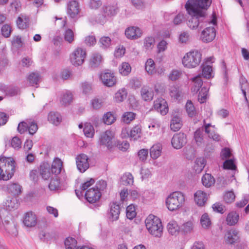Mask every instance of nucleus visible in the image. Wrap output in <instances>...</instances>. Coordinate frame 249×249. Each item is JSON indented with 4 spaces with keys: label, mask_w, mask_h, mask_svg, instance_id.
<instances>
[{
    "label": "nucleus",
    "mask_w": 249,
    "mask_h": 249,
    "mask_svg": "<svg viewBox=\"0 0 249 249\" xmlns=\"http://www.w3.org/2000/svg\"><path fill=\"white\" fill-rule=\"evenodd\" d=\"M27 130L31 135H34L38 130V126L34 122H30L28 121Z\"/></svg>",
    "instance_id": "e2e57ef3"
},
{
    "label": "nucleus",
    "mask_w": 249,
    "mask_h": 249,
    "mask_svg": "<svg viewBox=\"0 0 249 249\" xmlns=\"http://www.w3.org/2000/svg\"><path fill=\"white\" fill-rule=\"evenodd\" d=\"M80 12L79 3L75 0H71L68 3L67 13L71 18H75Z\"/></svg>",
    "instance_id": "2eb2a0df"
},
{
    "label": "nucleus",
    "mask_w": 249,
    "mask_h": 249,
    "mask_svg": "<svg viewBox=\"0 0 249 249\" xmlns=\"http://www.w3.org/2000/svg\"><path fill=\"white\" fill-rule=\"evenodd\" d=\"M236 168L233 159L227 160L223 163L224 169L235 170Z\"/></svg>",
    "instance_id": "052dcab7"
},
{
    "label": "nucleus",
    "mask_w": 249,
    "mask_h": 249,
    "mask_svg": "<svg viewBox=\"0 0 249 249\" xmlns=\"http://www.w3.org/2000/svg\"><path fill=\"white\" fill-rule=\"evenodd\" d=\"M181 92L178 87L172 86L170 88V95L172 98L178 99L181 96Z\"/></svg>",
    "instance_id": "603ef678"
},
{
    "label": "nucleus",
    "mask_w": 249,
    "mask_h": 249,
    "mask_svg": "<svg viewBox=\"0 0 249 249\" xmlns=\"http://www.w3.org/2000/svg\"><path fill=\"white\" fill-rule=\"evenodd\" d=\"M23 223L27 227L35 226L37 223V218L36 214L32 212L26 213L23 220Z\"/></svg>",
    "instance_id": "a211bd4d"
},
{
    "label": "nucleus",
    "mask_w": 249,
    "mask_h": 249,
    "mask_svg": "<svg viewBox=\"0 0 249 249\" xmlns=\"http://www.w3.org/2000/svg\"><path fill=\"white\" fill-rule=\"evenodd\" d=\"M125 35L128 38L136 39L141 36L142 32L139 28L132 26L125 30Z\"/></svg>",
    "instance_id": "f3484780"
},
{
    "label": "nucleus",
    "mask_w": 249,
    "mask_h": 249,
    "mask_svg": "<svg viewBox=\"0 0 249 249\" xmlns=\"http://www.w3.org/2000/svg\"><path fill=\"white\" fill-rule=\"evenodd\" d=\"M64 39L69 43H71L74 40L73 32L71 29H67L64 34Z\"/></svg>",
    "instance_id": "4d7b16f0"
},
{
    "label": "nucleus",
    "mask_w": 249,
    "mask_h": 249,
    "mask_svg": "<svg viewBox=\"0 0 249 249\" xmlns=\"http://www.w3.org/2000/svg\"><path fill=\"white\" fill-rule=\"evenodd\" d=\"M185 202L184 195L180 192L171 193L166 198V204L169 210L173 211L181 207Z\"/></svg>",
    "instance_id": "20e7f679"
},
{
    "label": "nucleus",
    "mask_w": 249,
    "mask_h": 249,
    "mask_svg": "<svg viewBox=\"0 0 249 249\" xmlns=\"http://www.w3.org/2000/svg\"><path fill=\"white\" fill-rule=\"evenodd\" d=\"M104 13L106 16H114L117 13V8L114 6H107L103 8Z\"/></svg>",
    "instance_id": "5fc2aeb1"
},
{
    "label": "nucleus",
    "mask_w": 249,
    "mask_h": 249,
    "mask_svg": "<svg viewBox=\"0 0 249 249\" xmlns=\"http://www.w3.org/2000/svg\"><path fill=\"white\" fill-rule=\"evenodd\" d=\"M16 201L17 200L15 198L7 200L6 202H5L7 209L10 211L12 209H17L18 207V204Z\"/></svg>",
    "instance_id": "338daca9"
},
{
    "label": "nucleus",
    "mask_w": 249,
    "mask_h": 249,
    "mask_svg": "<svg viewBox=\"0 0 249 249\" xmlns=\"http://www.w3.org/2000/svg\"><path fill=\"white\" fill-rule=\"evenodd\" d=\"M102 61V56L98 53L92 54L90 59V66L92 68H96L99 66Z\"/></svg>",
    "instance_id": "f704fd0d"
},
{
    "label": "nucleus",
    "mask_w": 249,
    "mask_h": 249,
    "mask_svg": "<svg viewBox=\"0 0 249 249\" xmlns=\"http://www.w3.org/2000/svg\"><path fill=\"white\" fill-rule=\"evenodd\" d=\"M193 228L194 225L192 222L187 221L183 224L180 228L182 231L184 233H188L191 232L193 230Z\"/></svg>",
    "instance_id": "864d4df0"
},
{
    "label": "nucleus",
    "mask_w": 249,
    "mask_h": 249,
    "mask_svg": "<svg viewBox=\"0 0 249 249\" xmlns=\"http://www.w3.org/2000/svg\"><path fill=\"white\" fill-rule=\"evenodd\" d=\"M239 216L235 212H231L227 215L226 222L228 225L233 226L239 220Z\"/></svg>",
    "instance_id": "c756f323"
},
{
    "label": "nucleus",
    "mask_w": 249,
    "mask_h": 249,
    "mask_svg": "<svg viewBox=\"0 0 249 249\" xmlns=\"http://www.w3.org/2000/svg\"><path fill=\"white\" fill-rule=\"evenodd\" d=\"M182 125L180 115L178 113L174 115L171 120L170 128L174 131H178Z\"/></svg>",
    "instance_id": "412c9836"
},
{
    "label": "nucleus",
    "mask_w": 249,
    "mask_h": 249,
    "mask_svg": "<svg viewBox=\"0 0 249 249\" xmlns=\"http://www.w3.org/2000/svg\"><path fill=\"white\" fill-rule=\"evenodd\" d=\"M85 197L87 201L90 203H94L98 201L101 197L100 192L93 187L88 190L85 193Z\"/></svg>",
    "instance_id": "9b49d317"
},
{
    "label": "nucleus",
    "mask_w": 249,
    "mask_h": 249,
    "mask_svg": "<svg viewBox=\"0 0 249 249\" xmlns=\"http://www.w3.org/2000/svg\"><path fill=\"white\" fill-rule=\"evenodd\" d=\"M202 183L206 187H210L215 183L214 178L209 174H205L202 178Z\"/></svg>",
    "instance_id": "2f4dec72"
},
{
    "label": "nucleus",
    "mask_w": 249,
    "mask_h": 249,
    "mask_svg": "<svg viewBox=\"0 0 249 249\" xmlns=\"http://www.w3.org/2000/svg\"><path fill=\"white\" fill-rule=\"evenodd\" d=\"M206 165V160L203 158H197L194 165V169L199 173L201 172Z\"/></svg>",
    "instance_id": "c9c22d12"
},
{
    "label": "nucleus",
    "mask_w": 249,
    "mask_h": 249,
    "mask_svg": "<svg viewBox=\"0 0 249 249\" xmlns=\"http://www.w3.org/2000/svg\"><path fill=\"white\" fill-rule=\"evenodd\" d=\"M72 95L71 93L67 91L63 93L60 97V101L62 105L67 106L69 105L72 101Z\"/></svg>",
    "instance_id": "e433bc0d"
},
{
    "label": "nucleus",
    "mask_w": 249,
    "mask_h": 249,
    "mask_svg": "<svg viewBox=\"0 0 249 249\" xmlns=\"http://www.w3.org/2000/svg\"><path fill=\"white\" fill-rule=\"evenodd\" d=\"M145 226L149 232L155 237H160L162 234V226L160 218L150 214L145 219Z\"/></svg>",
    "instance_id": "7ed1b4c3"
},
{
    "label": "nucleus",
    "mask_w": 249,
    "mask_h": 249,
    "mask_svg": "<svg viewBox=\"0 0 249 249\" xmlns=\"http://www.w3.org/2000/svg\"><path fill=\"white\" fill-rule=\"evenodd\" d=\"M141 127L139 125H136L133 127L129 133L130 138L134 140H136L141 137Z\"/></svg>",
    "instance_id": "ea45409f"
},
{
    "label": "nucleus",
    "mask_w": 249,
    "mask_h": 249,
    "mask_svg": "<svg viewBox=\"0 0 249 249\" xmlns=\"http://www.w3.org/2000/svg\"><path fill=\"white\" fill-rule=\"evenodd\" d=\"M85 136L89 138H92L94 134V130L92 125L90 124L85 125L83 129Z\"/></svg>",
    "instance_id": "6e6d98bb"
},
{
    "label": "nucleus",
    "mask_w": 249,
    "mask_h": 249,
    "mask_svg": "<svg viewBox=\"0 0 249 249\" xmlns=\"http://www.w3.org/2000/svg\"><path fill=\"white\" fill-rule=\"evenodd\" d=\"M136 215L135 208L132 205L128 206L126 210V216L127 218L132 219Z\"/></svg>",
    "instance_id": "680f3d73"
},
{
    "label": "nucleus",
    "mask_w": 249,
    "mask_h": 249,
    "mask_svg": "<svg viewBox=\"0 0 249 249\" xmlns=\"http://www.w3.org/2000/svg\"><path fill=\"white\" fill-rule=\"evenodd\" d=\"M142 98L145 101L151 100L154 96L153 90L148 87H143L141 90Z\"/></svg>",
    "instance_id": "4be33fe9"
},
{
    "label": "nucleus",
    "mask_w": 249,
    "mask_h": 249,
    "mask_svg": "<svg viewBox=\"0 0 249 249\" xmlns=\"http://www.w3.org/2000/svg\"><path fill=\"white\" fill-rule=\"evenodd\" d=\"M203 122L205 132L208 134L209 137L215 141H220V136L215 132L216 129L215 126L212 125L211 124H206L205 120H204Z\"/></svg>",
    "instance_id": "dca6fc26"
},
{
    "label": "nucleus",
    "mask_w": 249,
    "mask_h": 249,
    "mask_svg": "<svg viewBox=\"0 0 249 249\" xmlns=\"http://www.w3.org/2000/svg\"><path fill=\"white\" fill-rule=\"evenodd\" d=\"M235 197V195L233 192H228L225 194L224 200L227 203H231L234 200Z\"/></svg>",
    "instance_id": "774afa93"
},
{
    "label": "nucleus",
    "mask_w": 249,
    "mask_h": 249,
    "mask_svg": "<svg viewBox=\"0 0 249 249\" xmlns=\"http://www.w3.org/2000/svg\"><path fill=\"white\" fill-rule=\"evenodd\" d=\"M40 79V75L38 72H32L28 77V80L32 86L38 85Z\"/></svg>",
    "instance_id": "4c0bfd02"
},
{
    "label": "nucleus",
    "mask_w": 249,
    "mask_h": 249,
    "mask_svg": "<svg viewBox=\"0 0 249 249\" xmlns=\"http://www.w3.org/2000/svg\"><path fill=\"white\" fill-rule=\"evenodd\" d=\"M121 181L123 185H132L134 182V178L130 173H125L121 178Z\"/></svg>",
    "instance_id": "a19ab883"
},
{
    "label": "nucleus",
    "mask_w": 249,
    "mask_h": 249,
    "mask_svg": "<svg viewBox=\"0 0 249 249\" xmlns=\"http://www.w3.org/2000/svg\"><path fill=\"white\" fill-rule=\"evenodd\" d=\"M155 63L152 59H148L145 64V69L147 72L150 75L156 73Z\"/></svg>",
    "instance_id": "58836bf2"
},
{
    "label": "nucleus",
    "mask_w": 249,
    "mask_h": 249,
    "mask_svg": "<svg viewBox=\"0 0 249 249\" xmlns=\"http://www.w3.org/2000/svg\"><path fill=\"white\" fill-rule=\"evenodd\" d=\"M76 162L78 170L81 173L85 172L89 167V158L84 154L77 156Z\"/></svg>",
    "instance_id": "6e6552de"
},
{
    "label": "nucleus",
    "mask_w": 249,
    "mask_h": 249,
    "mask_svg": "<svg viewBox=\"0 0 249 249\" xmlns=\"http://www.w3.org/2000/svg\"><path fill=\"white\" fill-rule=\"evenodd\" d=\"M76 245V240L72 237L67 238L65 241L66 249H74Z\"/></svg>",
    "instance_id": "3c124183"
},
{
    "label": "nucleus",
    "mask_w": 249,
    "mask_h": 249,
    "mask_svg": "<svg viewBox=\"0 0 249 249\" xmlns=\"http://www.w3.org/2000/svg\"><path fill=\"white\" fill-rule=\"evenodd\" d=\"M135 116L136 114L133 112H125L123 116V121L126 124H129L135 119Z\"/></svg>",
    "instance_id": "bf43d9fd"
},
{
    "label": "nucleus",
    "mask_w": 249,
    "mask_h": 249,
    "mask_svg": "<svg viewBox=\"0 0 249 249\" xmlns=\"http://www.w3.org/2000/svg\"><path fill=\"white\" fill-rule=\"evenodd\" d=\"M181 72L178 70H173L169 74V78L172 81L178 80L181 75Z\"/></svg>",
    "instance_id": "0e129e2a"
},
{
    "label": "nucleus",
    "mask_w": 249,
    "mask_h": 249,
    "mask_svg": "<svg viewBox=\"0 0 249 249\" xmlns=\"http://www.w3.org/2000/svg\"><path fill=\"white\" fill-rule=\"evenodd\" d=\"M39 172L42 178L45 180L49 179L52 174L50 171V165L46 163L40 165Z\"/></svg>",
    "instance_id": "5701e85b"
},
{
    "label": "nucleus",
    "mask_w": 249,
    "mask_h": 249,
    "mask_svg": "<svg viewBox=\"0 0 249 249\" xmlns=\"http://www.w3.org/2000/svg\"><path fill=\"white\" fill-rule=\"evenodd\" d=\"M90 104L93 109L96 110L100 109L103 105L102 101L97 98L92 99Z\"/></svg>",
    "instance_id": "69168bd1"
},
{
    "label": "nucleus",
    "mask_w": 249,
    "mask_h": 249,
    "mask_svg": "<svg viewBox=\"0 0 249 249\" xmlns=\"http://www.w3.org/2000/svg\"><path fill=\"white\" fill-rule=\"evenodd\" d=\"M193 85L191 88L192 91L194 93H196L202 87L203 84L202 80L200 75L194 77L192 79Z\"/></svg>",
    "instance_id": "cd10ccee"
},
{
    "label": "nucleus",
    "mask_w": 249,
    "mask_h": 249,
    "mask_svg": "<svg viewBox=\"0 0 249 249\" xmlns=\"http://www.w3.org/2000/svg\"><path fill=\"white\" fill-rule=\"evenodd\" d=\"M211 0H188L185 4L186 9H190L196 12H206L211 5Z\"/></svg>",
    "instance_id": "423d86ee"
},
{
    "label": "nucleus",
    "mask_w": 249,
    "mask_h": 249,
    "mask_svg": "<svg viewBox=\"0 0 249 249\" xmlns=\"http://www.w3.org/2000/svg\"><path fill=\"white\" fill-rule=\"evenodd\" d=\"M202 68V75L206 78H210L212 75V68L209 65H203L201 66Z\"/></svg>",
    "instance_id": "09e8293b"
},
{
    "label": "nucleus",
    "mask_w": 249,
    "mask_h": 249,
    "mask_svg": "<svg viewBox=\"0 0 249 249\" xmlns=\"http://www.w3.org/2000/svg\"><path fill=\"white\" fill-rule=\"evenodd\" d=\"M209 88L206 87H203L199 92L198 96V100L200 103H203L205 102L208 95Z\"/></svg>",
    "instance_id": "a18cd8bd"
},
{
    "label": "nucleus",
    "mask_w": 249,
    "mask_h": 249,
    "mask_svg": "<svg viewBox=\"0 0 249 249\" xmlns=\"http://www.w3.org/2000/svg\"><path fill=\"white\" fill-rule=\"evenodd\" d=\"M120 213V208L118 204L116 203H113L111 205L109 212V218L112 221L117 220L119 218Z\"/></svg>",
    "instance_id": "393cba45"
},
{
    "label": "nucleus",
    "mask_w": 249,
    "mask_h": 249,
    "mask_svg": "<svg viewBox=\"0 0 249 249\" xmlns=\"http://www.w3.org/2000/svg\"><path fill=\"white\" fill-rule=\"evenodd\" d=\"M202 54L197 50L190 51L182 58L183 65L187 68H194L198 66L201 61Z\"/></svg>",
    "instance_id": "39448f33"
},
{
    "label": "nucleus",
    "mask_w": 249,
    "mask_h": 249,
    "mask_svg": "<svg viewBox=\"0 0 249 249\" xmlns=\"http://www.w3.org/2000/svg\"><path fill=\"white\" fill-rule=\"evenodd\" d=\"M100 47L106 49L109 48L111 44V40L108 36H103L99 40Z\"/></svg>",
    "instance_id": "49530a36"
},
{
    "label": "nucleus",
    "mask_w": 249,
    "mask_h": 249,
    "mask_svg": "<svg viewBox=\"0 0 249 249\" xmlns=\"http://www.w3.org/2000/svg\"><path fill=\"white\" fill-rule=\"evenodd\" d=\"M194 139L198 145H200L203 142L204 128H199L194 132Z\"/></svg>",
    "instance_id": "72a5a7b5"
},
{
    "label": "nucleus",
    "mask_w": 249,
    "mask_h": 249,
    "mask_svg": "<svg viewBox=\"0 0 249 249\" xmlns=\"http://www.w3.org/2000/svg\"><path fill=\"white\" fill-rule=\"evenodd\" d=\"M155 40L152 36L146 37L143 40V47L147 50H151L155 44Z\"/></svg>",
    "instance_id": "37998d69"
},
{
    "label": "nucleus",
    "mask_w": 249,
    "mask_h": 249,
    "mask_svg": "<svg viewBox=\"0 0 249 249\" xmlns=\"http://www.w3.org/2000/svg\"><path fill=\"white\" fill-rule=\"evenodd\" d=\"M200 223L202 227L204 229H208L210 227L211 222L207 213H204L201 216Z\"/></svg>",
    "instance_id": "de8ad7c7"
},
{
    "label": "nucleus",
    "mask_w": 249,
    "mask_h": 249,
    "mask_svg": "<svg viewBox=\"0 0 249 249\" xmlns=\"http://www.w3.org/2000/svg\"><path fill=\"white\" fill-rule=\"evenodd\" d=\"M86 56V51L78 47L74 50L71 54V61L74 66H80L84 63Z\"/></svg>",
    "instance_id": "0eeeda50"
},
{
    "label": "nucleus",
    "mask_w": 249,
    "mask_h": 249,
    "mask_svg": "<svg viewBox=\"0 0 249 249\" xmlns=\"http://www.w3.org/2000/svg\"><path fill=\"white\" fill-rule=\"evenodd\" d=\"M9 192L14 196H18L21 193L22 187L18 183H11L8 185Z\"/></svg>",
    "instance_id": "473e14b6"
},
{
    "label": "nucleus",
    "mask_w": 249,
    "mask_h": 249,
    "mask_svg": "<svg viewBox=\"0 0 249 249\" xmlns=\"http://www.w3.org/2000/svg\"><path fill=\"white\" fill-rule=\"evenodd\" d=\"M114 137V134L112 131L109 130H107L101 135L100 138V143L108 148H111L113 144V139Z\"/></svg>",
    "instance_id": "1a4fd4ad"
},
{
    "label": "nucleus",
    "mask_w": 249,
    "mask_h": 249,
    "mask_svg": "<svg viewBox=\"0 0 249 249\" xmlns=\"http://www.w3.org/2000/svg\"><path fill=\"white\" fill-rule=\"evenodd\" d=\"M186 111L190 117H193L196 113L195 107L191 101H188L186 104Z\"/></svg>",
    "instance_id": "13d9d810"
},
{
    "label": "nucleus",
    "mask_w": 249,
    "mask_h": 249,
    "mask_svg": "<svg viewBox=\"0 0 249 249\" xmlns=\"http://www.w3.org/2000/svg\"><path fill=\"white\" fill-rule=\"evenodd\" d=\"M194 199L198 206H203L207 200V195L203 191L198 190L194 194Z\"/></svg>",
    "instance_id": "6ab92c4d"
},
{
    "label": "nucleus",
    "mask_w": 249,
    "mask_h": 249,
    "mask_svg": "<svg viewBox=\"0 0 249 249\" xmlns=\"http://www.w3.org/2000/svg\"><path fill=\"white\" fill-rule=\"evenodd\" d=\"M131 71V67L130 64L127 62H123L119 67L120 73L124 76L127 75Z\"/></svg>",
    "instance_id": "c03bdc74"
},
{
    "label": "nucleus",
    "mask_w": 249,
    "mask_h": 249,
    "mask_svg": "<svg viewBox=\"0 0 249 249\" xmlns=\"http://www.w3.org/2000/svg\"><path fill=\"white\" fill-rule=\"evenodd\" d=\"M186 135L183 133L175 134L171 141L172 146L177 149L182 148L186 144Z\"/></svg>",
    "instance_id": "9d476101"
},
{
    "label": "nucleus",
    "mask_w": 249,
    "mask_h": 249,
    "mask_svg": "<svg viewBox=\"0 0 249 249\" xmlns=\"http://www.w3.org/2000/svg\"><path fill=\"white\" fill-rule=\"evenodd\" d=\"M100 78L103 83L107 87H112L116 82V77L114 74L109 72L101 73Z\"/></svg>",
    "instance_id": "4468645a"
},
{
    "label": "nucleus",
    "mask_w": 249,
    "mask_h": 249,
    "mask_svg": "<svg viewBox=\"0 0 249 249\" xmlns=\"http://www.w3.org/2000/svg\"><path fill=\"white\" fill-rule=\"evenodd\" d=\"M161 145L160 143L153 145L150 149L151 157L153 159H157L161 154Z\"/></svg>",
    "instance_id": "bb28decb"
},
{
    "label": "nucleus",
    "mask_w": 249,
    "mask_h": 249,
    "mask_svg": "<svg viewBox=\"0 0 249 249\" xmlns=\"http://www.w3.org/2000/svg\"><path fill=\"white\" fill-rule=\"evenodd\" d=\"M127 96V92L125 89L119 90L115 94L114 99L116 102H123Z\"/></svg>",
    "instance_id": "79ce46f5"
},
{
    "label": "nucleus",
    "mask_w": 249,
    "mask_h": 249,
    "mask_svg": "<svg viewBox=\"0 0 249 249\" xmlns=\"http://www.w3.org/2000/svg\"><path fill=\"white\" fill-rule=\"evenodd\" d=\"M186 10L191 16L187 22V25L190 28L195 29L199 27V26L200 28H202L204 27L202 23L208 22L206 20V12L198 13L190 9H186ZM216 19L215 18H213L211 21H208L209 23L211 22L213 25L216 24Z\"/></svg>",
    "instance_id": "f257e3e1"
},
{
    "label": "nucleus",
    "mask_w": 249,
    "mask_h": 249,
    "mask_svg": "<svg viewBox=\"0 0 249 249\" xmlns=\"http://www.w3.org/2000/svg\"><path fill=\"white\" fill-rule=\"evenodd\" d=\"M216 36L215 30L213 27L206 28L201 33V39L204 42L213 41Z\"/></svg>",
    "instance_id": "f8f14e48"
},
{
    "label": "nucleus",
    "mask_w": 249,
    "mask_h": 249,
    "mask_svg": "<svg viewBox=\"0 0 249 249\" xmlns=\"http://www.w3.org/2000/svg\"><path fill=\"white\" fill-rule=\"evenodd\" d=\"M49 121L55 124L58 125L62 121V117L58 112H51L48 115Z\"/></svg>",
    "instance_id": "c85d7f7f"
},
{
    "label": "nucleus",
    "mask_w": 249,
    "mask_h": 249,
    "mask_svg": "<svg viewBox=\"0 0 249 249\" xmlns=\"http://www.w3.org/2000/svg\"><path fill=\"white\" fill-rule=\"evenodd\" d=\"M63 169V161L58 158H55L52 164V173L55 175L59 174Z\"/></svg>",
    "instance_id": "aec40b11"
},
{
    "label": "nucleus",
    "mask_w": 249,
    "mask_h": 249,
    "mask_svg": "<svg viewBox=\"0 0 249 249\" xmlns=\"http://www.w3.org/2000/svg\"><path fill=\"white\" fill-rule=\"evenodd\" d=\"M15 161L12 158L4 157L0 158V179L7 180L14 175Z\"/></svg>",
    "instance_id": "f03ea898"
},
{
    "label": "nucleus",
    "mask_w": 249,
    "mask_h": 249,
    "mask_svg": "<svg viewBox=\"0 0 249 249\" xmlns=\"http://www.w3.org/2000/svg\"><path fill=\"white\" fill-rule=\"evenodd\" d=\"M103 120L105 124L109 125L114 123L116 119L112 113L108 112L104 114Z\"/></svg>",
    "instance_id": "8fccbe9b"
},
{
    "label": "nucleus",
    "mask_w": 249,
    "mask_h": 249,
    "mask_svg": "<svg viewBox=\"0 0 249 249\" xmlns=\"http://www.w3.org/2000/svg\"><path fill=\"white\" fill-rule=\"evenodd\" d=\"M240 85L245 99L248 102L247 95H249V85L246 78L242 76L240 78Z\"/></svg>",
    "instance_id": "a878e982"
},
{
    "label": "nucleus",
    "mask_w": 249,
    "mask_h": 249,
    "mask_svg": "<svg viewBox=\"0 0 249 249\" xmlns=\"http://www.w3.org/2000/svg\"><path fill=\"white\" fill-rule=\"evenodd\" d=\"M226 237L227 242L232 244L239 240V231L235 230H231L227 233Z\"/></svg>",
    "instance_id": "b1692460"
},
{
    "label": "nucleus",
    "mask_w": 249,
    "mask_h": 249,
    "mask_svg": "<svg viewBox=\"0 0 249 249\" xmlns=\"http://www.w3.org/2000/svg\"><path fill=\"white\" fill-rule=\"evenodd\" d=\"M154 108L161 114L164 115L168 111V107L166 101L162 98H159L154 102Z\"/></svg>",
    "instance_id": "ddd939ff"
},
{
    "label": "nucleus",
    "mask_w": 249,
    "mask_h": 249,
    "mask_svg": "<svg viewBox=\"0 0 249 249\" xmlns=\"http://www.w3.org/2000/svg\"><path fill=\"white\" fill-rule=\"evenodd\" d=\"M168 231L170 234L176 235L179 233L180 229L175 221H171L167 225Z\"/></svg>",
    "instance_id": "7c9ffc66"
}]
</instances>
